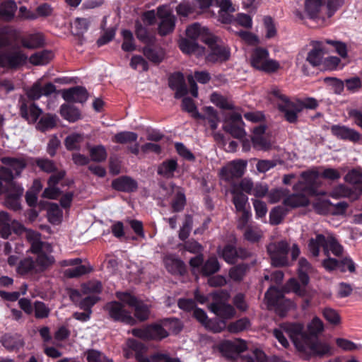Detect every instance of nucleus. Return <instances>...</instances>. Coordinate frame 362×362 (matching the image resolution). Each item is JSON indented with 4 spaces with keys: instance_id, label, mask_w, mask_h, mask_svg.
I'll return each instance as SVG.
<instances>
[{
    "instance_id": "54",
    "label": "nucleus",
    "mask_w": 362,
    "mask_h": 362,
    "mask_svg": "<svg viewBox=\"0 0 362 362\" xmlns=\"http://www.w3.org/2000/svg\"><path fill=\"white\" fill-rule=\"evenodd\" d=\"M90 159L95 162H102L106 160L107 153L105 146L98 145L92 146L89 149Z\"/></svg>"
},
{
    "instance_id": "2",
    "label": "nucleus",
    "mask_w": 362,
    "mask_h": 362,
    "mask_svg": "<svg viewBox=\"0 0 362 362\" xmlns=\"http://www.w3.org/2000/svg\"><path fill=\"white\" fill-rule=\"evenodd\" d=\"M25 237L31 245V252L37 255V258L35 262L31 258H25L21 261L17 268V272L21 274L42 272L54 262L53 257L47 254V252H51V246L40 240V234L37 232L28 230L25 231Z\"/></svg>"
},
{
    "instance_id": "55",
    "label": "nucleus",
    "mask_w": 362,
    "mask_h": 362,
    "mask_svg": "<svg viewBox=\"0 0 362 362\" xmlns=\"http://www.w3.org/2000/svg\"><path fill=\"white\" fill-rule=\"evenodd\" d=\"M263 25L265 29V37L267 39L274 38L277 34V30L273 18L269 16H264Z\"/></svg>"
},
{
    "instance_id": "27",
    "label": "nucleus",
    "mask_w": 362,
    "mask_h": 362,
    "mask_svg": "<svg viewBox=\"0 0 362 362\" xmlns=\"http://www.w3.org/2000/svg\"><path fill=\"white\" fill-rule=\"evenodd\" d=\"M330 131L334 136L339 139L356 142L361 139V135L357 131L345 125H332L330 127Z\"/></svg>"
},
{
    "instance_id": "9",
    "label": "nucleus",
    "mask_w": 362,
    "mask_h": 362,
    "mask_svg": "<svg viewBox=\"0 0 362 362\" xmlns=\"http://www.w3.org/2000/svg\"><path fill=\"white\" fill-rule=\"evenodd\" d=\"M119 301H112L105 305V309L108 315L115 321L131 325H134L136 323L135 319L132 315V313L126 308L128 305L121 300Z\"/></svg>"
},
{
    "instance_id": "10",
    "label": "nucleus",
    "mask_w": 362,
    "mask_h": 362,
    "mask_svg": "<svg viewBox=\"0 0 362 362\" xmlns=\"http://www.w3.org/2000/svg\"><path fill=\"white\" fill-rule=\"evenodd\" d=\"M326 0H305L304 14L300 11L296 12V16L301 20L305 16L310 19L325 21Z\"/></svg>"
},
{
    "instance_id": "60",
    "label": "nucleus",
    "mask_w": 362,
    "mask_h": 362,
    "mask_svg": "<svg viewBox=\"0 0 362 362\" xmlns=\"http://www.w3.org/2000/svg\"><path fill=\"white\" fill-rule=\"evenodd\" d=\"M220 269L219 263L216 257H210L202 267L204 275L208 276L218 272Z\"/></svg>"
},
{
    "instance_id": "5",
    "label": "nucleus",
    "mask_w": 362,
    "mask_h": 362,
    "mask_svg": "<svg viewBox=\"0 0 362 362\" xmlns=\"http://www.w3.org/2000/svg\"><path fill=\"white\" fill-rule=\"evenodd\" d=\"M312 271L313 267L308 261L304 257L300 258L298 267V275L300 284L298 283L296 279L292 278L286 284V289L288 291L295 293L298 296H304L306 291V286L309 282L308 274L311 273Z\"/></svg>"
},
{
    "instance_id": "35",
    "label": "nucleus",
    "mask_w": 362,
    "mask_h": 362,
    "mask_svg": "<svg viewBox=\"0 0 362 362\" xmlns=\"http://www.w3.org/2000/svg\"><path fill=\"white\" fill-rule=\"evenodd\" d=\"M42 111L35 103L29 105L23 104L21 107V114L29 123L36 122Z\"/></svg>"
},
{
    "instance_id": "61",
    "label": "nucleus",
    "mask_w": 362,
    "mask_h": 362,
    "mask_svg": "<svg viewBox=\"0 0 362 362\" xmlns=\"http://www.w3.org/2000/svg\"><path fill=\"white\" fill-rule=\"evenodd\" d=\"M344 3V0H327L325 3V20L330 18Z\"/></svg>"
},
{
    "instance_id": "31",
    "label": "nucleus",
    "mask_w": 362,
    "mask_h": 362,
    "mask_svg": "<svg viewBox=\"0 0 362 362\" xmlns=\"http://www.w3.org/2000/svg\"><path fill=\"white\" fill-rule=\"evenodd\" d=\"M361 194L362 186L359 192H356L354 191V189L349 188L344 185H339L332 190L330 196L335 199L346 197L351 200H356L359 198Z\"/></svg>"
},
{
    "instance_id": "6",
    "label": "nucleus",
    "mask_w": 362,
    "mask_h": 362,
    "mask_svg": "<svg viewBox=\"0 0 362 362\" xmlns=\"http://www.w3.org/2000/svg\"><path fill=\"white\" fill-rule=\"evenodd\" d=\"M1 163L5 167L0 168V177L10 185L14 177L19 176L23 169L26 167L29 160L24 156L18 157H3Z\"/></svg>"
},
{
    "instance_id": "22",
    "label": "nucleus",
    "mask_w": 362,
    "mask_h": 362,
    "mask_svg": "<svg viewBox=\"0 0 362 362\" xmlns=\"http://www.w3.org/2000/svg\"><path fill=\"white\" fill-rule=\"evenodd\" d=\"M320 173L312 169L301 174V180L294 186L296 190L313 191L319 185Z\"/></svg>"
},
{
    "instance_id": "20",
    "label": "nucleus",
    "mask_w": 362,
    "mask_h": 362,
    "mask_svg": "<svg viewBox=\"0 0 362 362\" xmlns=\"http://www.w3.org/2000/svg\"><path fill=\"white\" fill-rule=\"evenodd\" d=\"M265 300L269 309H275L276 311L281 305H284L285 310L292 305L291 301L284 298L283 292L274 286H271L265 293Z\"/></svg>"
},
{
    "instance_id": "57",
    "label": "nucleus",
    "mask_w": 362,
    "mask_h": 362,
    "mask_svg": "<svg viewBox=\"0 0 362 362\" xmlns=\"http://www.w3.org/2000/svg\"><path fill=\"white\" fill-rule=\"evenodd\" d=\"M138 136L132 132H122L115 135L113 141L119 144H128L137 140Z\"/></svg>"
},
{
    "instance_id": "26",
    "label": "nucleus",
    "mask_w": 362,
    "mask_h": 362,
    "mask_svg": "<svg viewBox=\"0 0 362 362\" xmlns=\"http://www.w3.org/2000/svg\"><path fill=\"white\" fill-rule=\"evenodd\" d=\"M186 35L193 40L199 39L205 44L210 42V39L213 36L207 28L202 26L197 23H194L187 27L186 29Z\"/></svg>"
},
{
    "instance_id": "14",
    "label": "nucleus",
    "mask_w": 362,
    "mask_h": 362,
    "mask_svg": "<svg viewBox=\"0 0 362 362\" xmlns=\"http://www.w3.org/2000/svg\"><path fill=\"white\" fill-rule=\"evenodd\" d=\"M267 252L272 265L283 267L288 264V245L286 241L270 243L267 247Z\"/></svg>"
},
{
    "instance_id": "46",
    "label": "nucleus",
    "mask_w": 362,
    "mask_h": 362,
    "mask_svg": "<svg viewBox=\"0 0 362 362\" xmlns=\"http://www.w3.org/2000/svg\"><path fill=\"white\" fill-rule=\"evenodd\" d=\"M231 193L233 195V202L237 211L244 210L246 209L247 203V197L238 191L237 185H234L231 188Z\"/></svg>"
},
{
    "instance_id": "49",
    "label": "nucleus",
    "mask_w": 362,
    "mask_h": 362,
    "mask_svg": "<svg viewBox=\"0 0 362 362\" xmlns=\"http://www.w3.org/2000/svg\"><path fill=\"white\" fill-rule=\"evenodd\" d=\"M57 122V117L54 115H43L38 123L37 124V129L42 132H45L54 127Z\"/></svg>"
},
{
    "instance_id": "45",
    "label": "nucleus",
    "mask_w": 362,
    "mask_h": 362,
    "mask_svg": "<svg viewBox=\"0 0 362 362\" xmlns=\"http://www.w3.org/2000/svg\"><path fill=\"white\" fill-rule=\"evenodd\" d=\"M1 343L8 350L18 349L23 346L22 338L18 334H5L1 339Z\"/></svg>"
},
{
    "instance_id": "29",
    "label": "nucleus",
    "mask_w": 362,
    "mask_h": 362,
    "mask_svg": "<svg viewBox=\"0 0 362 362\" xmlns=\"http://www.w3.org/2000/svg\"><path fill=\"white\" fill-rule=\"evenodd\" d=\"M64 171H59L52 175L48 180V187H47L44 192L43 197L55 199L60 195V191L55 185L64 177Z\"/></svg>"
},
{
    "instance_id": "12",
    "label": "nucleus",
    "mask_w": 362,
    "mask_h": 362,
    "mask_svg": "<svg viewBox=\"0 0 362 362\" xmlns=\"http://www.w3.org/2000/svg\"><path fill=\"white\" fill-rule=\"evenodd\" d=\"M132 333L134 336L144 340H160L168 336V331L164 329L163 320L144 328L134 329Z\"/></svg>"
},
{
    "instance_id": "18",
    "label": "nucleus",
    "mask_w": 362,
    "mask_h": 362,
    "mask_svg": "<svg viewBox=\"0 0 362 362\" xmlns=\"http://www.w3.org/2000/svg\"><path fill=\"white\" fill-rule=\"evenodd\" d=\"M243 124L241 115L233 111L230 113L229 117L225 119L223 129L233 137L243 139L246 134L243 127Z\"/></svg>"
},
{
    "instance_id": "36",
    "label": "nucleus",
    "mask_w": 362,
    "mask_h": 362,
    "mask_svg": "<svg viewBox=\"0 0 362 362\" xmlns=\"http://www.w3.org/2000/svg\"><path fill=\"white\" fill-rule=\"evenodd\" d=\"M218 252L223 259L229 264L235 263L238 257L242 258L245 257V252L243 250L240 249L238 251L231 245H226L222 250L219 248Z\"/></svg>"
},
{
    "instance_id": "43",
    "label": "nucleus",
    "mask_w": 362,
    "mask_h": 362,
    "mask_svg": "<svg viewBox=\"0 0 362 362\" xmlns=\"http://www.w3.org/2000/svg\"><path fill=\"white\" fill-rule=\"evenodd\" d=\"M344 180L346 182L354 185L352 188L354 191L359 192L362 187V169L351 170L346 175Z\"/></svg>"
},
{
    "instance_id": "16",
    "label": "nucleus",
    "mask_w": 362,
    "mask_h": 362,
    "mask_svg": "<svg viewBox=\"0 0 362 362\" xmlns=\"http://www.w3.org/2000/svg\"><path fill=\"white\" fill-rule=\"evenodd\" d=\"M28 60V56L23 52L20 47H15L12 50L0 55V67L16 69Z\"/></svg>"
},
{
    "instance_id": "58",
    "label": "nucleus",
    "mask_w": 362,
    "mask_h": 362,
    "mask_svg": "<svg viewBox=\"0 0 362 362\" xmlns=\"http://www.w3.org/2000/svg\"><path fill=\"white\" fill-rule=\"evenodd\" d=\"M250 327V322L247 318H241L228 325V330L231 333L243 332Z\"/></svg>"
},
{
    "instance_id": "53",
    "label": "nucleus",
    "mask_w": 362,
    "mask_h": 362,
    "mask_svg": "<svg viewBox=\"0 0 362 362\" xmlns=\"http://www.w3.org/2000/svg\"><path fill=\"white\" fill-rule=\"evenodd\" d=\"M210 100L212 103L216 105L218 107L221 109L225 110H233V103L228 100L227 98L223 97V95L217 93H213L211 95Z\"/></svg>"
},
{
    "instance_id": "64",
    "label": "nucleus",
    "mask_w": 362,
    "mask_h": 362,
    "mask_svg": "<svg viewBox=\"0 0 362 362\" xmlns=\"http://www.w3.org/2000/svg\"><path fill=\"white\" fill-rule=\"evenodd\" d=\"M265 354L259 349H255L243 356V362H264Z\"/></svg>"
},
{
    "instance_id": "4",
    "label": "nucleus",
    "mask_w": 362,
    "mask_h": 362,
    "mask_svg": "<svg viewBox=\"0 0 362 362\" xmlns=\"http://www.w3.org/2000/svg\"><path fill=\"white\" fill-rule=\"evenodd\" d=\"M320 247H322L323 252L327 256H329L332 253L334 256L340 257L344 252L343 246L329 232L317 234L315 238L309 240L308 250L313 257H318Z\"/></svg>"
},
{
    "instance_id": "17",
    "label": "nucleus",
    "mask_w": 362,
    "mask_h": 362,
    "mask_svg": "<svg viewBox=\"0 0 362 362\" xmlns=\"http://www.w3.org/2000/svg\"><path fill=\"white\" fill-rule=\"evenodd\" d=\"M218 348L223 356L234 359L245 351L247 346L245 341L240 339H235L221 342Z\"/></svg>"
},
{
    "instance_id": "63",
    "label": "nucleus",
    "mask_w": 362,
    "mask_h": 362,
    "mask_svg": "<svg viewBox=\"0 0 362 362\" xmlns=\"http://www.w3.org/2000/svg\"><path fill=\"white\" fill-rule=\"evenodd\" d=\"M182 108L184 110L189 112L194 119L202 117V115L198 112L197 107H196L193 100L189 98L186 97L183 98Z\"/></svg>"
},
{
    "instance_id": "33",
    "label": "nucleus",
    "mask_w": 362,
    "mask_h": 362,
    "mask_svg": "<svg viewBox=\"0 0 362 362\" xmlns=\"http://www.w3.org/2000/svg\"><path fill=\"white\" fill-rule=\"evenodd\" d=\"M211 79L210 74L206 71H196L194 75L189 74L187 76V81L190 86V91L191 94L197 98L198 96V87L197 86L196 81H198L200 83H206Z\"/></svg>"
},
{
    "instance_id": "23",
    "label": "nucleus",
    "mask_w": 362,
    "mask_h": 362,
    "mask_svg": "<svg viewBox=\"0 0 362 362\" xmlns=\"http://www.w3.org/2000/svg\"><path fill=\"white\" fill-rule=\"evenodd\" d=\"M8 185L9 189L7 191L5 205L14 211H17L21 209L19 199L23 193V188L16 182H11Z\"/></svg>"
},
{
    "instance_id": "37",
    "label": "nucleus",
    "mask_w": 362,
    "mask_h": 362,
    "mask_svg": "<svg viewBox=\"0 0 362 362\" xmlns=\"http://www.w3.org/2000/svg\"><path fill=\"white\" fill-rule=\"evenodd\" d=\"M204 115L201 118L197 119H202L205 124H208L212 130L217 129L219 123V117L217 111L211 106L204 107L203 108Z\"/></svg>"
},
{
    "instance_id": "47",
    "label": "nucleus",
    "mask_w": 362,
    "mask_h": 362,
    "mask_svg": "<svg viewBox=\"0 0 362 362\" xmlns=\"http://www.w3.org/2000/svg\"><path fill=\"white\" fill-rule=\"evenodd\" d=\"M22 45L28 49H35L43 44V37L40 33L30 34L21 39Z\"/></svg>"
},
{
    "instance_id": "1",
    "label": "nucleus",
    "mask_w": 362,
    "mask_h": 362,
    "mask_svg": "<svg viewBox=\"0 0 362 362\" xmlns=\"http://www.w3.org/2000/svg\"><path fill=\"white\" fill-rule=\"evenodd\" d=\"M274 335L281 345L287 348L288 337L297 350L309 355L322 356L330 351L329 346L320 341L315 336H308L303 331V326L298 323L283 324L274 330Z\"/></svg>"
},
{
    "instance_id": "48",
    "label": "nucleus",
    "mask_w": 362,
    "mask_h": 362,
    "mask_svg": "<svg viewBox=\"0 0 362 362\" xmlns=\"http://www.w3.org/2000/svg\"><path fill=\"white\" fill-rule=\"evenodd\" d=\"M193 315L206 329H211L214 332L221 331L220 329L213 325L212 321L208 318L206 313L203 310L196 308L193 311Z\"/></svg>"
},
{
    "instance_id": "11",
    "label": "nucleus",
    "mask_w": 362,
    "mask_h": 362,
    "mask_svg": "<svg viewBox=\"0 0 362 362\" xmlns=\"http://www.w3.org/2000/svg\"><path fill=\"white\" fill-rule=\"evenodd\" d=\"M117 298L134 309V315L140 321L146 320L149 317L148 307L139 301L134 296L127 292L118 291L115 294Z\"/></svg>"
},
{
    "instance_id": "19",
    "label": "nucleus",
    "mask_w": 362,
    "mask_h": 362,
    "mask_svg": "<svg viewBox=\"0 0 362 362\" xmlns=\"http://www.w3.org/2000/svg\"><path fill=\"white\" fill-rule=\"evenodd\" d=\"M247 162L243 160H233L223 167L220 171V177L226 181H231L243 175Z\"/></svg>"
},
{
    "instance_id": "51",
    "label": "nucleus",
    "mask_w": 362,
    "mask_h": 362,
    "mask_svg": "<svg viewBox=\"0 0 362 362\" xmlns=\"http://www.w3.org/2000/svg\"><path fill=\"white\" fill-rule=\"evenodd\" d=\"M284 204L291 207L303 206L308 204V199L305 195L301 194H293L287 197L284 200Z\"/></svg>"
},
{
    "instance_id": "7",
    "label": "nucleus",
    "mask_w": 362,
    "mask_h": 362,
    "mask_svg": "<svg viewBox=\"0 0 362 362\" xmlns=\"http://www.w3.org/2000/svg\"><path fill=\"white\" fill-rule=\"evenodd\" d=\"M250 62L255 69L267 73H273L280 69L279 63L270 59L269 51L263 47H257L252 51Z\"/></svg>"
},
{
    "instance_id": "13",
    "label": "nucleus",
    "mask_w": 362,
    "mask_h": 362,
    "mask_svg": "<svg viewBox=\"0 0 362 362\" xmlns=\"http://www.w3.org/2000/svg\"><path fill=\"white\" fill-rule=\"evenodd\" d=\"M158 23V33L160 35H166L173 31L175 25V17L173 14L172 8L163 5L157 8Z\"/></svg>"
},
{
    "instance_id": "38",
    "label": "nucleus",
    "mask_w": 362,
    "mask_h": 362,
    "mask_svg": "<svg viewBox=\"0 0 362 362\" xmlns=\"http://www.w3.org/2000/svg\"><path fill=\"white\" fill-rule=\"evenodd\" d=\"M163 262L165 268L171 274H181L185 270L183 262L175 255H166L163 259Z\"/></svg>"
},
{
    "instance_id": "62",
    "label": "nucleus",
    "mask_w": 362,
    "mask_h": 362,
    "mask_svg": "<svg viewBox=\"0 0 362 362\" xmlns=\"http://www.w3.org/2000/svg\"><path fill=\"white\" fill-rule=\"evenodd\" d=\"M83 135L81 134H72L66 138V147L69 150L78 149L80 146V144L83 141Z\"/></svg>"
},
{
    "instance_id": "42",
    "label": "nucleus",
    "mask_w": 362,
    "mask_h": 362,
    "mask_svg": "<svg viewBox=\"0 0 362 362\" xmlns=\"http://www.w3.org/2000/svg\"><path fill=\"white\" fill-rule=\"evenodd\" d=\"M54 57L51 51L42 50L37 52L29 58V62L35 66L45 65L49 63Z\"/></svg>"
},
{
    "instance_id": "32",
    "label": "nucleus",
    "mask_w": 362,
    "mask_h": 362,
    "mask_svg": "<svg viewBox=\"0 0 362 362\" xmlns=\"http://www.w3.org/2000/svg\"><path fill=\"white\" fill-rule=\"evenodd\" d=\"M170 87L175 90V98H181L187 93L185 83V78L182 73L177 72L173 74L169 78Z\"/></svg>"
},
{
    "instance_id": "8",
    "label": "nucleus",
    "mask_w": 362,
    "mask_h": 362,
    "mask_svg": "<svg viewBox=\"0 0 362 362\" xmlns=\"http://www.w3.org/2000/svg\"><path fill=\"white\" fill-rule=\"evenodd\" d=\"M214 301L210 304L209 309L217 316L224 319H229L235 315V310L232 305L227 303L230 298V293L227 291H221L215 293Z\"/></svg>"
},
{
    "instance_id": "21",
    "label": "nucleus",
    "mask_w": 362,
    "mask_h": 362,
    "mask_svg": "<svg viewBox=\"0 0 362 362\" xmlns=\"http://www.w3.org/2000/svg\"><path fill=\"white\" fill-rule=\"evenodd\" d=\"M81 259L79 258L66 259L61 262L63 267L76 266L74 268H69L64 270V274L68 278L79 277L92 271L89 264H81Z\"/></svg>"
},
{
    "instance_id": "39",
    "label": "nucleus",
    "mask_w": 362,
    "mask_h": 362,
    "mask_svg": "<svg viewBox=\"0 0 362 362\" xmlns=\"http://www.w3.org/2000/svg\"><path fill=\"white\" fill-rule=\"evenodd\" d=\"M70 297L79 308L84 310H90V308L99 300L98 296L90 295L84 298L81 300L78 301V298L80 297V293L76 290L71 291Z\"/></svg>"
},
{
    "instance_id": "56",
    "label": "nucleus",
    "mask_w": 362,
    "mask_h": 362,
    "mask_svg": "<svg viewBox=\"0 0 362 362\" xmlns=\"http://www.w3.org/2000/svg\"><path fill=\"white\" fill-rule=\"evenodd\" d=\"M332 204L327 199H318L313 203L315 211L320 214H331Z\"/></svg>"
},
{
    "instance_id": "50",
    "label": "nucleus",
    "mask_w": 362,
    "mask_h": 362,
    "mask_svg": "<svg viewBox=\"0 0 362 362\" xmlns=\"http://www.w3.org/2000/svg\"><path fill=\"white\" fill-rule=\"evenodd\" d=\"M177 167L176 160L171 159L163 162L158 169V173L165 177L169 178L173 176Z\"/></svg>"
},
{
    "instance_id": "44",
    "label": "nucleus",
    "mask_w": 362,
    "mask_h": 362,
    "mask_svg": "<svg viewBox=\"0 0 362 362\" xmlns=\"http://www.w3.org/2000/svg\"><path fill=\"white\" fill-rule=\"evenodd\" d=\"M62 117L70 122H74L80 119L79 110L69 104H63L60 107Z\"/></svg>"
},
{
    "instance_id": "28",
    "label": "nucleus",
    "mask_w": 362,
    "mask_h": 362,
    "mask_svg": "<svg viewBox=\"0 0 362 362\" xmlns=\"http://www.w3.org/2000/svg\"><path fill=\"white\" fill-rule=\"evenodd\" d=\"M62 97L68 102L83 103L88 98V93L85 88L76 86L64 90Z\"/></svg>"
},
{
    "instance_id": "59",
    "label": "nucleus",
    "mask_w": 362,
    "mask_h": 362,
    "mask_svg": "<svg viewBox=\"0 0 362 362\" xmlns=\"http://www.w3.org/2000/svg\"><path fill=\"white\" fill-rule=\"evenodd\" d=\"M102 291V284L96 280L90 281L82 285V292L84 294H91L95 296Z\"/></svg>"
},
{
    "instance_id": "24",
    "label": "nucleus",
    "mask_w": 362,
    "mask_h": 362,
    "mask_svg": "<svg viewBox=\"0 0 362 362\" xmlns=\"http://www.w3.org/2000/svg\"><path fill=\"white\" fill-rule=\"evenodd\" d=\"M313 49L308 53L306 61L313 66H318L324 62V55L327 53L325 41L313 42Z\"/></svg>"
},
{
    "instance_id": "52",
    "label": "nucleus",
    "mask_w": 362,
    "mask_h": 362,
    "mask_svg": "<svg viewBox=\"0 0 362 362\" xmlns=\"http://www.w3.org/2000/svg\"><path fill=\"white\" fill-rule=\"evenodd\" d=\"M47 217L50 223L59 224L62 218V211L59 206L54 203H50L47 209Z\"/></svg>"
},
{
    "instance_id": "25",
    "label": "nucleus",
    "mask_w": 362,
    "mask_h": 362,
    "mask_svg": "<svg viewBox=\"0 0 362 362\" xmlns=\"http://www.w3.org/2000/svg\"><path fill=\"white\" fill-rule=\"evenodd\" d=\"M56 88L54 84L51 83L42 85L41 80L35 82L26 91L27 96L31 100H38L42 95H49L55 91Z\"/></svg>"
},
{
    "instance_id": "41",
    "label": "nucleus",
    "mask_w": 362,
    "mask_h": 362,
    "mask_svg": "<svg viewBox=\"0 0 362 362\" xmlns=\"http://www.w3.org/2000/svg\"><path fill=\"white\" fill-rule=\"evenodd\" d=\"M17 9L16 4L13 0H6L0 4V19L11 20Z\"/></svg>"
},
{
    "instance_id": "34",
    "label": "nucleus",
    "mask_w": 362,
    "mask_h": 362,
    "mask_svg": "<svg viewBox=\"0 0 362 362\" xmlns=\"http://www.w3.org/2000/svg\"><path fill=\"white\" fill-rule=\"evenodd\" d=\"M179 47L183 53L195 54L200 57L204 53V47L198 45L195 40H189L187 38L181 39L179 42Z\"/></svg>"
},
{
    "instance_id": "15",
    "label": "nucleus",
    "mask_w": 362,
    "mask_h": 362,
    "mask_svg": "<svg viewBox=\"0 0 362 362\" xmlns=\"http://www.w3.org/2000/svg\"><path fill=\"white\" fill-rule=\"evenodd\" d=\"M206 44L209 49V53L206 57L207 61L216 62L226 61L229 59L230 55L229 49L221 44L214 35L211 37L210 42Z\"/></svg>"
},
{
    "instance_id": "30",
    "label": "nucleus",
    "mask_w": 362,
    "mask_h": 362,
    "mask_svg": "<svg viewBox=\"0 0 362 362\" xmlns=\"http://www.w3.org/2000/svg\"><path fill=\"white\" fill-rule=\"evenodd\" d=\"M265 127L259 126L254 128L253 136L252 139L254 148L258 150H267L271 146V142L265 136Z\"/></svg>"
},
{
    "instance_id": "40",
    "label": "nucleus",
    "mask_w": 362,
    "mask_h": 362,
    "mask_svg": "<svg viewBox=\"0 0 362 362\" xmlns=\"http://www.w3.org/2000/svg\"><path fill=\"white\" fill-rule=\"evenodd\" d=\"M112 187L119 191L133 192L136 189L137 183L129 177H122L115 180L112 182Z\"/></svg>"
},
{
    "instance_id": "3",
    "label": "nucleus",
    "mask_w": 362,
    "mask_h": 362,
    "mask_svg": "<svg viewBox=\"0 0 362 362\" xmlns=\"http://www.w3.org/2000/svg\"><path fill=\"white\" fill-rule=\"evenodd\" d=\"M272 93L278 98L277 105L279 110L284 113L286 119L290 123L297 121L298 114L304 108L315 109L318 105L317 100L313 98H308L303 100H291L279 89L273 90Z\"/></svg>"
}]
</instances>
